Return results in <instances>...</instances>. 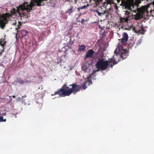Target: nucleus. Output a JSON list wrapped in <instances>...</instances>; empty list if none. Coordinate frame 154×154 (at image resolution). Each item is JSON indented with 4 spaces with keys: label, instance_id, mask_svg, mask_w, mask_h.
Masks as SVG:
<instances>
[{
    "label": "nucleus",
    "instance_id": "nucleus-31",
    "mask_svg": "<svg viewBox=\"0 0 154 154\" xmlns=\"http://www.w3.org/2000/svg\"><path fill=\"white\" fill-rule=\"evenodd\" d=\"M72 44H73V42H72Z\"/></svg>",
    "mask_w": 154,
    "mask_h": 154
},
{
    "label": "nucleus",
    "instance_id": "nucleus-29",
    "mask_svg": "<svg viewBox=\"0 0 154 154\" xmlns=\"http://www.w3.org/2000/svg\"><path fill=\"white\" fill-rule=\"evenodd\" d=\"M12 97H13V98H15V96L14 95H13L12 96Z\"/></svg>",
    "mask_w": 154,
    "mask_h": 154
},
{
    "label": "nucleus",
    "instance_id": "nucleus-19",
    "mask_svg": "<svg viewBox=\"0 0 154 154\" xmlns=\"http://www.w3.org/2000/svg\"><path fill=\"white\" fill-rule=\"evenodd\" d=\"M6 119H3V117H0V121L1 122H5L6 121Z\"/></svg>",
    "mask_w": 154,
    "mask_h": 154
},
{
    "label": "nucleus",
    "instance_id": "nucleus-16",
    "mask_svg": "<svg viewBox=\"0 0 154 154\" xmlns=\"http://www.w3.org/2000/svg\"><path fill=\"white\" fill-rule=\"evenodd\" d=\"M128 20V18H120V21L121 23H124L125 22H127Z\"/></svg>",
    "mask_w": 154,
    "mask_h": 154
},
{
    "label": "nucleus",
    "instance_id": "nucleus-20",
    "mask_svg": "<svg viewBox=\"0 0 154 154\" xmlns=\"http://www.w3.org/2000/svg\"><path fill=\"white\" fill-rule=\"evenodd\" d=\"M141 41H142V40L141 39H139L138 41V42L136 43V44L137 45L140 44V43L141 42Z\"/></svg>",
    "mask_w": 154,
    "mask_h": 154
},
{
    "label": "nucleus",
    "instance_id": "nucleus-10",
    "mask_svg": "<svg viewBox=\"0 0 154 154\" xmlns=\"http://www.w3.org/2000/svg\"><path fill=\"white\" fill-rule=\"evenodd\" d=\"M86 47L85 45H79V48L78 49V51H83L85 49Z\"/></svg>",
    "mask_w": 154,
    "mask_h": 154
},
{
    "label": "nucleus",
    "instance_id": "nucleus-8",
    "mask_svg": "<svg viewBox=\"0 0 154 154\" xmlns=\"http://www.w3.org/2000/svg\"><path fill=\"white\" fill-rule=\"evenodd\" d=\"M94 53V51L93 49H90L88 51L86 54L85 57V58H90L92 57V56L93 55Z\"/></svg>",
    "mask_w": 154,
    "mask_h": 154
},
{
    "label": "nucleus",
    "instance_id": "nucleus-11",
    "mask_svg": "<svg viewBox=\"0 0 154 154\" xmlns=\"http://www.w3.org/2000/svg\"><path fill=\"white\" fill-rule=\"evenodd\" d=\"M5 38L0 39V45L3 48L5 45L6 42L5 41Z\"/></svg>",
    "mask_w": 154,
    "mask_h": 154
},
{
    "label": "nucleus",
    "instance_id": "nucleus-14",
    "mask_svg": "<svg viewBox=\"0 0 154 154\" xmlns=\"http://www.w3.org/2000/svg\"><path fill=\"white\" fill-rule=\"evenodd\" d=\"M89 6V4H87L86 5H84L83 6L77 8L78 11H80V10L82 9H85L87 8Z\"/></svg>",
    "mask_w": 154,
    "mask_h": 154
},
{
    "label": "nucleus",
    "instance_id": "nucleus-4",
    "mask_svg": "<svg viewBox=\"0 0 154 154\" xmlns=\"http://www.w3.org/2000/svg\"><path fill=\"white\" fill-rule=\"evenodd\" d=\"M96 66L97 69L95 71L97 72L100 70H106L110 67L112 68L113 65L112 64H108L107 60H104V59H102L99 60L97 62Z\"/></svg>",
    "mask_w": 154,
    "mask_h": 154
},
{
    "label": "nucleus",
    "instance_id": "nucleus-27",
    "mask_svg": "<svg viewBox=\"0 0 154 154\" xmlns=\"http://www.w3.org/2000/svg\"><path fill=\"white\" fill-rule=\"evenodd\" d=\"M4 48H3V49L1 51L2 53L4 51Z\"/></svg>",
    "mask_w": 154,
    "mask_h": 154
},
{
    "label": "nucleus",
    "instance_id": "nucleus-21",
    "mask_svg": "<svg viewBox=\"0 0 154 154\" xmlns=\"http://www.w3.org/2000/svg\"><path fill=\"white\" fill-rule=\"evenodd\" d=\"M143 30L144 29L143 28H142L141 29L137 30V32L138 33H142L141 31H143Z\"/></svg>",
    "mask_w": 154,
    "mask_h": 154
},
{
    "label": "nucleus",
    "instance_id": "nucleus-7",
    "mask_svg": "<svg viewBox=\"0 0 154 154\" xmlns=\"http://www.w3.org/2000/svg\"><path fill=\"white\" fill-rule=\"evenodd\" d=\"M96 72V71H95V70H93L92 72V73H91L89 75V76L87 78L86 81L85 82H88L91 84H92V81L91 79L94 77L95 76V73Z\"/></svg>",
    "mask_w": 154,
    "mask_h": 154
},
{
    "label": "nucleus",
    "instance_id": "nucleus-1",
    "mask_svg": "<svg viewBox=\"0 0 154 154\" xmlns=\"http://www.w3.org/2000/svg\"><path fill=\"white\" fill-rule=\"evenodd\" d=\"M47 0H31L29 2L23 3L22 5H20L18 7H17L16 9L13 8L11 10L12 14L16 15L18 14L19 16H22V15L24 16L23 11H26L28 13L30 12L32 8L36 5L38 6H43L45 5L44 1Z\"/></svg>",
    "mask_w": 154,
    "mask_h": 154
},
{
    "label": "nucleus",
    "instance_id": "nucleus-9",
    "mask_svg": "<svg viewBox=\"0 0 154 154\" xmlns=\"http://www.w3.org/2000/svg\"><path fill=\"white\" fill-rule=\"evenodd\" d=\"M73 8V6H71L70 8L69 9L68 11H66L65 13L68 14L69 15H70L74 11Z\"/></svg>",
    "mask_w": 154,
    "mask_h": 154
},
{
    "label": "nucleus",
    "instance_id": "nucleus-26",
    "mask_svg": "<svg viewBox=\"0 0 154 154\" xmlns=\"http://www.w3.org/2000/svg\"><path fill=\"white\" fill-rule=\"evenodd\" d=\"M87 69L85 68V69H83V70L85 72H86V70Z\"/></svg>",
    "mask_w": 154,
    "mask_h": 154
},
{
    "label": "nucleus",
    "instance_id": "nucleus-23",
    "mask_svg": "<svg viewBox=\"0 0 154 154\" xmlns=\"http://www.w3.org/2000/svg\"><path fill=\"white\" fill-rule=\"evenodd\" d=\"M85 22V20L84 19H82L81 21V23L82 24H84Z\"/></svg>",
    "mask_w": 154,
    "mask_h": 154
},
{
    "label": "nucleus",
    "instance_id": "nucleus-15",
    "mask_svg": "<svg viewBox=\"0 0 154 154\" xmlns=\"http://www.w3.org/2000/svg\"><path fill=\"white\" fill-rule=\"evenodd\" d=\"M107 61L108 62V64H110V63H113L114 65L117 63V62L116 60L113 59H109Z\"/></svg>",
    "mask_w": 154,
    "mask_h": 154
},
{
    "label": "nucleus",
    "instance_id": "nucleus-6",
    "mask_svg": "<svg viewBox=\"0 0 154 154\" xmlns=\"http://www.w3.org/2000/svg\"><path fill=\"white\" fill-rule=\"evenodd\" d=\"M147 9L145 7H143L141 8H140L138 9L137 13L136 14V15H135V19L136 20H138L141 18L143 15H144L145 13L147 14L148 13V10H149V5H147Z\"/></svg>",
    "mask_w": 154,
    "mask_h": 154
},
{
    "label": "nucleus",
    "instance_id": "nucleus-30",
    "mask_svg": "<svg viewBox=\"0 0 154 154\" xmlns=\"http://www.w3.org/2000/svg\"><path fill=\"white\" fill-rule=\"evenodd\" d=\"M77 0H75V3H76L77 1Z\"/></svg>",
    "mask_w": 154,
    "mask_h": 154
},
{
    "label": "nucleus",
    "instance_id": "nucleus-5",
    "mask_svg": "<svg viewBox=\"0 0 154 154\" xmlns=\"http://www.w3.org/2000/svg\"><path fill=\"white\" fill-rule=\"evenodd\" d=\"M11 17L9 13H6L2 15L0 14V27L1 28H4L5 24L8 22L7 19L10 18Z\"/></svg>",
    "mask_w": 154,
    "mask_h": 154
},
{
    "label": "nucleus",
    "instance_id": "nucleus-18",
    "mask_svg": "<svg viewBox=\"0 0 154 154\" xmlns=\"http://www.w3.org/2000/svg\"><path fill=\"white\" fill-rule=\"evenodd\" d=\"M96 12L97 13L98 15L99 16H101L104 14L103 13H100L99 12L98 10H96Z\"/></svg>",
    "mask_w": 154,
    "mask_h": 154
},
{
    "label": "nucleus",
    "instance_id": "nucleus-13",
    "mask_svg": "<svg viewBox=\"0 0 154 154\" xmlns=\"http://www.w3.org/2000/svg\"><path fill=\"white\" fill-rule=\"evenodd\" d=\"M28 33V32L26 30H23L21 31V34L23 37L26 36L27 33Z\"/></svg>",
    "mask_w": 154,
    "mask_h": 154
},
{
    "label": "nucleus",
    "instance_id": "nucleus-12",
    "mask_svg": "<svg viewBox=\"0 0 154 154\" xmlns=\"http://www.w3.org/2000/svg\"><path fill=\"white\" fill-rule=\"evenodd\" d=\"M27 82L26 80H23L20 78H18L17 80V82L20 84H23Z\"/></svg>",
    "mask_w": 154,
    "mask_h": 154
},
{
    "label": "nucleus",
    "instance_id": "nucleus-3",
    "mask_svg": "<svg viewBox=\"0 0 154 154\" xmlns=\"http://www.w3.org/2000/svg\"><path fill=\"white\" fill-rule=\"evenodd\" d=\"M128 35L126 32H124L123 38L118 44V48L116 49L114 53L117 54H119L123 59H125L128 56V51L126 48L125 44L128 40Z\"/></svg>",
    "mask_w": 154,
    "mask_h": 154
},
{
    "label": "nucleus",
    "instance_id": "nucleus-24",
    "mask_svg": "<svg viewBox=\"0 0 154 154\" xmlns=\"http://www.w3.org/2000/svg\"><path fill=\"white\" fill-rule=\"evenodd\" d=\"M21 25V24H18V25H17V28H16V29H19L20 28V26Z\"/></svg>",
    "mask_w": 154,
    "mask_h": 154
},
{
    "label": "nucleus",
    "instance_id": "nucleus-2",
    "mask_svg": "<svg viewBox=\"0 0 154 154\" xmlns=\"http://www.w3.org/2000/svg\"><path fill=\"white\" fill-rule=\"evenodd\" d=\"M72 86V88H69L66 84L63 85L60 89H58L57 91H55L54 94H52V96L58 94L60 96H69L72 93L74 94L79 91L81 88L82 86L73 83L69 85Z\"/></svg>",
    "mask_w": 154,
    "mask_h": 154
},
{
    "label": "nucleus",
    "instance_id": "nucleus-28",
    "mask_svg": "<svg viewBox=\"0 0 154 154\" xmlns=\"http://www.w3.org/2000/svg\"><path fill=\"white\" fill-rule=\"evenodd\" d=\"M2 52L1 51L0 52V55H1L2 54Z\"/></svg>",
    "mask_w": 154,
    "mask_h": 154
},
{
    "label": "nucleus",
    "instance_id": "nucleus-22",
    "mask_svg": "<svg viewBox=\"0 0 154 154\" xmlns=\"http://www.w3.org/2000/svg\"><path fill=\"white\" fill-rule=\"evenodd\" d=\"M26 97V95H24V96H22V97L21 98V101H25V100H23V98Z\"/></svg>",
    "mask_w": 154,
    "mask_h": 154
},
{
    "label": "nucleus",
    "instance_id": "nucleus-25",
    "mask_svg": "<svg viewBox=\"0 0 154 154\" xmlns=\"http://www.w3.org/2000/svg\"><path fill=\"white\" fill-rule=\"evenodd\" d=\"M17 101H21V98L20 97H19L17 99Z\"/></svg>",
    "mask_w": 154,
    "mask_h": 154
},
{
    "label": "nucleus",
    "instance_id": "nucleus-17",
    "mask_svg": "<svg viewBox=\"0 0 154 154\" xmlns=\"http://www.w3.org/2000/svg\"><path fill=\"white\" fill-rule=\"evenodd\" d=\"M86 82H84L83 83L82 87L84 89H86L87 88V87L86 86Z\"/></svg>",
    "mask_w": 154,
    "mask_h": 154
}]
</instances>
